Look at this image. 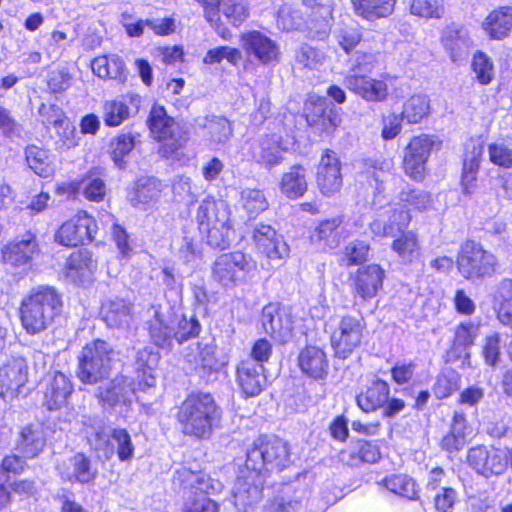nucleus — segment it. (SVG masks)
Listing matches in <instances>:
<instances>
[{
    "label": "nucleus",
    "mask_w": 512,
    "mask_h": 512,
    "mask_svg": "<svg viewBox=\"0 0 512 512\" xmlns=\"http://www.w3.org/2000/svg\"><path fill=\"white\" fill-rule=\"evenodd\" d=\"M456 263L459 273L472 282L494 276L499 268L498 258L473 240L461 244Z\"/></svg>",
    "instance_id": "nucleus-4"
},
{
    "label": "nucleus",
    "mask_w": 512,
    "mask_h": 512,
    "mask_svg": "<svg viewBox=\"0 0 512 512\" xmlns=\"http://www.w3.org/2000/svg\"><path fill=\"white\" fill-rule=\"evenodd\" d=\"M44 384L43 406L48 410H58L65 406L74 391L70 378L59 371L49 374Z\"/></svg>",
    "instance_id": "nucleus-25"
},
{
    "label": "nucleus",
    "mask_w": 512,
    "mask_h": 512,
    "mask_svg": "<svg viewBox=\"0 0 512 512\" xmlns=\"http://www.w3.org/2000/svg\"><path fill=\"white\" fill-rule=\"evenodd\" d=\"M461 376L453 369H445L437 376L434 384V394L438 399L449 397L452 393L459 389Z\"/></svg>",
    "instance_id": "nucleus-59"
},
{
    "label": "nucleus",
    "mask_w": 512,
    "mask_h": 512,
    "mask_svg": "<svg viewBox=\"0 0 512 512\" xmlns=\"http://www.w3.org/2000/svg\"><path fill=\"white\" fill-rule=\"evenodd\" d=\"M483 27L493 39L506 37L512 29V8L502 7L492 11L486 17Z\"/></svg>",
    "instance_id": "nucleus-46"
},
{
    "label": "nucleus",
    "mask_w": 512,
    "mask_h": 512,
    "mask_svg": "<svg viewBox=\"0 0 512 512\" xmlns=\"http://www.w3.org/2000/svg\"><path fill=\"white\" fill-rule=\"evenodd\" d=\"M151 133L159 141H163L159 148L161 156L174 158L188 140L187 133L169 117L162 106L154 105L148 117Z\"/></svg>",
    "instance_id": "nucleus-7"
},
{
    "label": "nucleus",
    "mask_w": 512,
    "mask_h": 512,
    "mask_svg": "<svg viewBox=\"0 0 512 512\" xmlns=\"http://www.w3.org/2000/svg\"><path fill=\"white\" fill-rule=\"evenodd\" d=\"M218 504L205 494H191L183 504V512H218Z\"/></svg>",
    "instance_id": "nucleus-64"
},
{
    "label": "nucleus",
    "mask_w": 512,
    "mask_h": 512,
    "mask_svg": "<svg viewBox=\"0 0 512 512\" xmlns=\"http://www.w3.org/2000/svg\"><path fill=\"white\" fill-rule=\"evenodd\" d=\"M100 315L108 327L127 329L133 321V303L116 296L109 297L102 302Z\"/></svg>",
    "instance_id": "nucleus-28"
},
{
    "label": "nucleus",
    "mask_w": 512,
    "mask_h": 512,
    "mask_svg": "<svg viewBox=\"0 0 512 512\" xmlns=\"http://www.w3.org/2000/svg\"><path fill=\"white\" fill-rule=\"evenodd\" d=\"M390 77L375 79L365 74H348L345 77L346 87L369 102H383L388 97Z\"/></svg>",
    "instance_id": "nucleus-16"
},
{
    "label": "nucleus",
    "mask_w": 512,
    "mask_h": 512,
    "mask_svg": "<svg viewBox=\"0 0 512 512\" xmlns=\"http://www.w3.org/2000/svg\"><path fill=\"white\" fill-rule=\"evenodd\" d=\"M441 42L453 62H462L469 56L472 42L463 27L456 24L447 26L442 33Z\"/></svg>",
    "instance_id": "nucleus-33"
},
{
    "label": "nucleus",
    "mask_w": 512,
    "mask_h": 512,
    "mask_svg": "<svg viewBox=\"0 0 512 512\" xmlns=\"http://www.w3.org/2000/svg\"><path fill=\"white\" fill-rule=\"evenodd\" d=\"M411 221L409 210L403 209L400 204L389 205L382 213L370 223L374 236L394 237L408 227Z\"/></svg>",
    "instance_id": "nucleus-15"
},
{
    "label": "nucleus",
    "mask_w": 512,
    "mask_h": 512,
    "mask_svg": "<svg viewBox=\"0 0 512 512\" xmlns=\"http://www.w3.org/2000/svg\"><path fill=\"white\" fill-rule=\"evenodd\" d=\"M400 205L405 208H410L417 211H423L428 209L431 205V195L420 189H404L401 191Z\"/></svg>",
    "instance_id": "nucleus-61"
},
{
    "label": "nucleus",
    "mask_w": 512,
    "mask_h": 512,
    "mask_svg": "<svg viewBox=\"0 0 512 512\" xmlns=\"http://www.w3.org/2000/svg\"><path fill=\"white\" fill-rule=\"evenodd\" d=\"M97 474V468L92 465L90 459L83 453L73 455L69 459L66 471L63 473L67 480L81 484L93 482Z\"/></svg>",
    "instance_id": "nucleus-41"
},
{
    "label": "nucleus",
    "mask_w": 512,
    "mask_h": 512,
    "mask_svg": "<svg viewBox=\"0 0 512 512\" xmlns=\"http://www.w3.org/2000/svg\"><path fill=\"white\" fill-rule=\"evenodd\" d=\"M28 379V367L23 358H12L0 367V397L15 398Z\"/></svg>",
    "instance_id": "nucleus-20"
},
{
    "label": "nucleus",
    "mask_w": 512,
    "mask_h": 512,
    "mask_svg": "<svg viewBox=\"0 0 512 512\" xmlns=\"http://www.w3.org/2000/svg\"><path fill=\"white\" fill-rule=\"evenodd\" d=\"M281 192L290 199H296L307 191V173L301 165H293L283 173L280 181Z\"/></svg>",
    "instance_id": "nucleus-42"
},
{
    "label": "nucleus",
    "mask_w": 512,
    "mask_h": 512,
    "mask_svg": "<svg viewBox=\"0 0 512 512\" xmlns=\"http://www.w3.org/2000/svg\"><path fill=\"white\" fill-rule=\"evenodd\" d=\"M96 232L97 225L94 219L81 211L62 224L55 234V240L61 245L75 247L92 241Z\"/></svg>",
    "instance_id": "nucleus-10"
},
{
    "label": "nucleus",
    "mask_w": 512,
    "mask_h": 512,
    "mask_svg": "<svg viewBox=\"0 0 512 512\" xmlns=\"http://www.w3.org/2000/svg\"><path fill=\"white\" fill-rule=\"evenodd\" d=\"M497 318L505 326L512 327V279H502L493 294Z\"/></svg>",
    "instance_id": "nucleus-40"
},
{
    "label": "nucleus",
    "mask_w": 512,
    "mask_h": 512,
    "mask_svg": "<svg viewBox=\"0 0 512 512\" xmlns=\"http://www.w3.org/2000/svg\"><path fill=\"white\" fill-rule=\"evenodd\" d=\"M220 16H223L226 23L235 27L240 26L249 16L247 0H222L219 8Z\"/></svg>",
    "instance_id": "nucleus-56"
},
{
    "label": "nucleus",
    "mask_w": 512,
    "mask_h": 512,
    "mask_svg": "<svg viewBox=\"0 0 512 512\" xmlns=\"http://www.w3.org/2000/svg\"><path fill=\"white\" fill-rule=\"evenodd\" d=\"M480 333V322L465 321L455 327L451 349L447 353L448 361L461 360V368L470 367L469 348L474 345Z\"/></svg>",
    "instance_id": "nucleus-17"
},
{
    "label": "nucleus",
    "mask_w": 512,
    "mask_h": 512,
    "mask_svg": "<svg viewBox=\"0 0 512 512\" xmlns=\"http://www.w3.org/2000/svg\"><path fill=\"white\" fill-rule=\"evenodd\" d=\"M304 500V491H287L269 500L264 505L263 512H301Z\"/></svg>",
    "instance_id": "nucleus-51"
},
{
    "label": "nucleus",
    "mask_w": 512,
    "mask_h": 512,
    "mask_svg": "<svg viewBox=\"0 0 512 512\" xmlns=\"http://www.w3.org/2000/svg\"><path fill=\"white\" fill-rule=\"evenodd\" d=\"M250 153L253 161L271 170L283 162L285 149L281 147L280 137L267 135L251 145Z\"/></svg>",
    "instance_id": "nucleus-30"
},
{
    "label": "nucleus",
    "mask_w": 512,
    "mask_h": 512,
    "mask_svg": "<svg viewBox=\"0 0 512 512\" xmlns=\"http://www.w3.org/2000/svg\"><path fill=\"white\" fill-rule=\"evenodd\" d=\"M161 182L154 178L139 179L131 196L133 205L147 204L159 198Z\"/></svg>",
    "instance_id": "nucleus-55"
},
{
    "label": "nucleus",
    "mask_w": 512,
    "mask_h": 512,
    "mask_svg": "<svg viewBox=\"0 0 512 512\" xmlns=\"http://www.w3.org/2000/svg\"><path fill=\"white\" fill-rule=\"evenodd\" d=\"M147 330L152 342L160 348H171L173 328L166 322L160 307L152 306L147 310Z\"/></svg>",
    "instance_id": "nucleus-37"
},
{
    "label": "nucleus",
    "mask_w": 512,
    "mask_h": 512,
    "mask_svg": "<svg viewBox=\"0 0 512 512\" xmlns=\"http://www.w3.org/2000/svg\"><path fill=\"white\" fill-rule=\"evenodd\" d=\"M306 120L311 126H321L325 131L336 126L333 105L326 98H311L305 104Z\"/></svg>",
    "instance_id": "nucleus-36"
},
{
    "label": "nucleus",
    "mask_w": 512,
    "mask_h": 512,
    "mask_svg": "<svg viewBox=\"0 0 512 512\" xmlns=\"http://www.w3.org/2000/svg\"><path fill=\"white\" fill-rule=\"evenodd\" d=\"M240 201L244 210L251 216L258 215L268 208V201L259 189L245 188L241 191Z\"/></svg>",
    "instance_id": "nucleus-60"
},
{
    "label": "nucleus",
    "mask_w": 512,
    "mask_h": 512,
    "mask_svg": "<svg viewBox=\"0 0 512 512\" xmlns=\"http://www.w3.org/2000/svg\"><path fill=\"white\" fill-rule=\"evenodd\" d=\"M215 213L216 218L213 220L212 225L207 229H199L202 233H206L207 243L214 248H226L231 241L232 226L230 224V211L227 204H219L216 206L213 203L205 204L201 209L200 218L205 219L208 213Z\"/></svg>",
    "instance_id": "nucleus-11"
},
{
    "label": "nucleus",
    "mask_w": 512,
    "mask_h": 512,
    "mask_svg": "<svg viewBox=\"0 0 512 512\" xmlns=\"http://www.w3.org/2000/svg\"><path fill=\"white\" fill-rule=\"evenodd\" d=\"M384 270L376 264L359 268L352 277L355 296L367 301L374 298L382 288Z\"/></svg>",
    "instance_id": "nucleus-29"
},
{
    "label": "nucleus",
    "mask_w": 512,
    "mask_h": 512,
    "mask_svg": "<svg viewBox=\"0 0 512 512\" xmlns=\"http://www.w3.org/2000/svg\"><path fill=\"white\" fill-rule=\"evenodd\" d=\"M199 126L206 131V136L211 144H224L232 135L230 122L225 117L208 116L199 123Z\"/></svg>",
    "instance_id": "nucleus-50"
},
{
    "label": "nucleus",
    "mask_w": 512,
    "mask_h": 512,
    "mask_svg": "<svg viewBox=\"0 0 512 512\" xmlns=\"http://www.w3.org/2000/svg\"><path fill=\"white\" fill-rule=\"evenodd\" d=\"M468 464L479 474L489 477L501 475L507 469L505 453L500 448L476 446L469 449L467 454Z\"/></svg>",
    "instance_id": "nucleus-12"
},
{
    "label": "nucleus",
    "mask_w": 512,
    "mask_h": 512,
    "mask_svg": "<svg viewBox=\"0 0 512 512\" xmlns=\"http://www.w3.org/2000/svg\"><path fill=\"white\" fill-rule=\"evenodd\" d=\"M252 239L257 250L270 260H283L289 255V246L270 225L256 224L253 228Z\"/></svg>",
    "instance_id": "nucleus-21"
},
{
    "label": "nucleus",
    "mask_w": 512,
    "mask_h": 512,
    "mask_svg": "<svg viewBox=\"0 0 512 512\" xmlns=\"http://www.w3.org/2000/svg\"><path fill=\"white\" fill-rule=\"evenodd\" d=\"M28 166L39 176L47 178L53 175L54 166L49 153L36 146L30 145L25 149Z\"/></svg>",
    "instance_id": "nucleus-52"
},
{
    "label": "nucleus",
    "mask_w": 512,
    "mask_h": 512,
    "mask_svg": "<svg viewBox=\"0 0 512 512\" xmlns=\"http://www.w3.org/2000/svg\"><path fill=\"white\" fill-rule=\"evenodd\" d=\"M46 445L44 430L39 426L28 425L22 428L17 440V450L24 458L37 457Z\"/></svg>",
    "instance_id": "nucleus-39"
},
{
    "label": "nucleus",
    "mask_w": 512,
    "mask_h": 512,
    "mask_svg": "<svg viewBox=\"0 0 512 512\" xmlns=\"http://www.w3.org/2000/svg\"><path fill=\"white\" fill-rule=\"evenodd\" d=\"M392 250L403 263H412L420 255V244L415 233L409 231L402 233L391 245Z\"/></svg>",
    "instance_id": "nucleus-53"
},
{
    "label": "nucleus",
    "mask_w": 512,
    "mask_h": 512,
    "mask_svg": "<svg viewBox=\"0 0 512 512\" xmlns=\"http://www.w3.org/2000/svg\"><path fill=\"white\" fill-rule=\"evenodd\" d=\"M53 115L44 119L47 124H52L66 148L75 147L78 144L75 126L65 117L62 111L54 105L50 107Z\"/></svg>",
    "instance_id": "nucleus-49"
},
{
    "label": "nucleus",
    "mask_w": 512,
    "mask_h": 512,
    "mask_svg": "<svg viewBox=\"0 0 512 512\" xmlns=\"http://www.w3.org/2000/svg\"><path fill=\"white\" fill-rule=\"evenodd\" d=\"M389 394V384L384 380L376 379L357 395L356 402L362 411L373 412L384 407Z\"/></svg>",
    "instance_id": "nucleus-38"
},
{
    "label": "nucleus",
    "mask_w": 512,
    "mask_h": 512,
    "mask_svg": "<svg viewBox=\"0 0 512 512\" xmlns=\"http://www.w3.org/2000/svg\"><path fill=\"white\" fill-rule=\"evenodd\" d=\"M66 269L70 277L83 279L92 275L97 269V261L92 252L80 249L71 253L67 259Z\"/></svg>",
    "instance_id": "nucleus-47"
},
{
    "label": "nucleus",
    "mask_w": 512,
    "mask_h": 512,
    "mask_svg": "<svg viewBox=\"0 0 512 512\" xmlns=\"http://www.w3.org/2000/svg\"><path fill=\"white\" fill-rule=\"evenodd\" d=\"M237 379L247 396H256L262 391L266 383L264 367L253 360H243L237 368Z\"/></svg>",
    "instance_id": "nucleus-34"
},
{
    "label": "nucleus",
    "mask_w": 512,
    "mask_h": 512,
    "mask_svg": "<svg viewBox=\"0 0 512 512\" xmlns=\"http://www.w3.org/2000/svg\"><path fill=\"white\" fill-rule=\"evenodd\" d=\"M351 234L344 216L325 219L319 223L311 235L314 242L322 243L329 248H336Z\"/></svg>",
    "instance_id": "nucleus-32"
},
{
    "label": "nucleus",
    "mask_w": 512,
    "mask_h": 512,
    "mask_svg": "<svg viewBox=\"0 0 512 512\" xmlns=\"http://www.w3.org/2000/svg\"><path fill=\"white\" fill-rule=\"evenodd\" d=\"M469 427L464 413L455 411L449 433L441 440L443 450L453 453L458 452L466 445L467 431Z\"/></svg>",
    "instance_id": "nucleus-43"
},
{
    "label": "nucleus",
    "mask_w": 512,
    "mask_h": 512,
    "mask_svg": "<svg viewBox=\"0 0 512 512\" xmlns=\"http://www.w3.org/2000/svg\"><path fill=\"white\" fill-rule=\"evenodd\" d=\"M261 323L265 332L280 343L291 337V317L278 303H269L262 309Z\"/></svg>",
    "instance_id": "nucleus-23"
},
{
    "label": "nucleus",
    "mask_w": 512,
    "mask_h": 512,
    "mask_svg": "<svg viewBox=\"0 0 512 512\" xmlns=\"http://www.w3.org/2000/svg\"><path fill=\"white\" fill-rule=\"evenodd\" d=\"M134 382L131 378L118 375L105 385L98 387L97 398L104 408L128 405L134 395Z\"/></svg>",
    "instance_id": "nucleus-22"
},
{
    "label": "nucleus",
    "mask_w": 512,
    "mask_h": 512,
    "mask_svg": "<svg viewBox=\"0 0 512 512\" xmlns=\"http://www.w3.org/2000/svg\"><path fill=\"white\" fill-rule=\"evenodd\" d=\"M289 461L287 444L278 437L261 436L247 450L246 467L253 472L281 470Z\"/></svg>",
    "instance_id": "nucleus-6"
},
{
    "label": "nucleus",
    "mask_w": 512,
    "mask_h": 512,
    "mask_svg": "<svg viewBox=\"0 0 512 512\" xmlns=\"http://www.w3.org/2000/svg\"><path fill=\"white\" fill-rule=\"evenodd\" d=\"M38 254L39 247L35 236L25 234L21 239L14 240L3 248L2 260L5 265L20 268L25 272L30 269Z\"/></svg>",
    "instance_id": "nucleus-14"
},
{
    "label": "nucleus",
    "mask_w": 512,
    "mask_h": 512,
    "mask_svg": "<svg viewBox=\"0 0 512 512\" xmlns=\"http://www.w3.org/2000/svg\"><path fill=\"white\" fill-rule=\"evenodd\" d=\"M255 268L252 258L241 251L223 253L212 265V279L222 287L232 288L245 281Z\"/></svg>",
    "instance_id": "nucleus-8"
},
{
    "label": "nucleus",
    "mask_w": 512,
    "mask_h": 512,
    "mask_svg": "<svg viewBox=\"0 0 512 512\" xmlns=\"http://www.w3.org/2000/svg\"><path fill=\"white\" fill-rule=\"evenodd\" d=\"M432 145L433 141L428 136L414 137L409 142L403 156V168L407 176L417 181L423 178Z\"/></svg>",
    "instance_id": "nucleus-19"
},
{
    "label": "nucleus",
    "mask_w": 512,
    "mask_h": 512,
    "mask_svg": "<svg viewBox=\"0 0 512 512\" xmlns=\"http://www.w3.org/2000/svg\"><path fill=\"white\" fill-rule=\"evenodd\" d=\"M262 489L260 472L239 478L233 488L234 505L240 511L249 512L261 500Z\"/></svg>",
    "instance_id": "nucleus-27"
},
{
    "label": "nucleus",
    "mask_w": 512,
    "mask_h": 512,
    "mask_svg": "<svg viewBox=\"0 0 512 512\" xmlns=\"http://www.w3.org/2000/svg\"><path fill=\"white\" fill-rule=\"evenodd\" d=\"M135 147V137L130 133H122L114 137L109 144V154L113 162L120 168L125 165V157Z\"/></svg>",
    "instance_id": "nucleus-57"
},
{
    "label": "nucleus",
    "mask_w": 512,
    "mask_h": 512,
    "mask_svg": "<svg viewBox=\"0 0 512 512\" xmlns=\"http://www.w3.org/2000/svg\"><path fill=\"white\" fill-rule=\"evenodd\" d=\"M316 182L324 196L329 197L340 191L343 183L341 163L334 151L326 150L322 154L317 169Z\"/></svg>",
    "instance_id": "nucleus-18"
},
{
    "label": "nucleus",
    "mask_w": 512,
    "mask_h": 512,
    "mask_svg": "<svg viewBox=\"0 0 512 512\" xmlns=\"http://www.w3.org/2000/svg\"><path fill=\"white\" fill-rule=\"evenodd\" d=\"M483 154V145L472 143L467 146V151L463 160V169L461 175L462 193L471 196L477 187V174L480 168Z\"/></svg>",
    "instance_id": "nucleus-35"
},
{
    "label": "nucleus",
    "mask_w": 512,
    "mask_h": 512,
    "mask_svg": "<svg viewBox=\"0 0 512 512\" xmlns=\"http://www.w3.org/2000/svg\"><path fill=\"white\" fill-rule=\"evenodd\" d=\"M215 354L216 347L213 344L197 342L185 348L183 357L191 369L208 381L211 375L218 372L221 367Z\"/></svg>",
    "instance_id": "nucleus-13"
},
{
    "label": "nucleus",
    "mask_w": 512,
    "mask_h": 512,
    "mask_svg": "<svg viewBox=\"0 0 512 512\" xmlns=\"http://www.w3.org/2000/svg\"><path fill=\"white\" fill-rule=\"evenodd\" d=\"M62 308L60 294L52 287L40 286L33 289L21 302L20 319L29 334L46 330Z\"/></svg>",
    "instance_id": "nucleus-2"
},
{
    "label": "nucleus",
    "mask_w": 512,
    "mask_h": 512,
    "mask_svg": "<svg viewBox=\"0 0 512 512\" xmlns=\"http://www.w3.org/2000/svg\"><path fill=\"white\" fill-rule=\"evenodd\" d=\"M114 356L112 347L103 340L87 344L78 357V379L84 384H97L109 375Z\"/></svg>",
    "instance_id": "nucleus-5"
},
{
    "label": "nucleus",
    "mask_w": 512,
    "mask_h": 512,
    "mask_svg": "<svg viewBox=\"0 0 512 512\" xmlns=\"http://www.w3.org/2000/svg\"><path fill=\"white\" fill-rule=\"evenodd\" d=\"M221 408L210 393H191L180 404L176 420L181 432L195 440L209 439L219 427Z\"/></svg>",
    "instance_id": "nucleus-1"
},
{
    "label": "nucleus",
    "mask_w": 512,
    "mask_h": 512,
    "mask_svg": "<svg viewBox=\"0 0 512 512\" xmlns=\"http://www.w3.org/2000/svg\"><path fill=\"white\" fill-rule=\"evenodd\" d=\"M356 15L368 21H375L391 15L396 0H351Z\"/></svg>",
    "instance_id": "nucleus-45"
},
{
    "label": "nucleus",
    "mask_w": 512,
    "mask_h": 512,
    "mask_svg": "<svg viewBox=\"0 0 512 512\" xmlns=\"http://www.w3.org/2000/svg\"><path fill=\"white\" fill-rule=\"evenodd\" d=\"M311 9L307 20H303L299 11L283 8L278 14V23L286 30H300L311 39L324 40L331 30L332 0H303Z\"/></svg>",
    "instance_id": "nucleus-3"
},
{
    "label": "nucleus",
    "mask_w": 512,
    "mask_h": 512,
    "mask_svg": "<svg viewBox=\"0 0 512 512\" xmlns=\"http://www.w3.org/2000/svg\"><path fill=\"white\" fill-rule=\"evenodd\" d=\"M392 162L390 160L378 159L367 163L366 175L375 182L374 204L380 202L378 198L385 191L384 184L388 181L396 180L391 174Z\"/></svg>",
    "instance_id": "nucleus-48"
},
{
    "label": "nucleus",
    "mask_w": 512,
    "mask_h": 512,
    "mask_svg": "<svg viewBox=\"0 0 512 512\" xmlns=\"http://www.w3.org/2000/svg\"><path fill=\"white\" fill-rule=\"evenodd\" d=\"M240 43L248 56H253L262 64H269L278 59V46L260 31L254 30L243 33L240 36Z\"/></svg>",
    "instance_id": "nucleus-24"
},
{
    "label": "nucleus",
    "mask_w": 512,
    "mask_h": 512,
    "mask_svg": "<svg viewBox=\"0 0 512 512\" xmlns=\"http://www.w3.org/2000/svg\"><path fill=\"white\" fill-rule=\"evenodd\" d=\"M141 98L136 94L122 95L119 98L108 100L103 105L102 118L106 126L117 127L139 109Z\"/></svg>",
    "instance_id": "nucleus-26"
},
{
    "label": "nucleus",
    "mask_w": 512,
    "mask_h": 512,
    "mask_svg": "<svg viewBox=\"0 0 512 512\" xmlns=\"http://www.w3.org/2000/svg\"><path fill=\"white\" fill-rule=\"evenodd\" d=\"M204 7L205 18L214 27L216 33L227 39L230 36L229 30L224 26V21L219 14L222 0H196Z\"/></svg>",
    "instance_id": "nucleus-62"
},
{
    "label": "nucleus",
    "mask_w": 512,
    "mask_h": 512,
    "mask_svg": "<svg viewBox=\"0 0 512 512\" xmlns=\"http://www.w3.org/2000/svg\"><path fill=\"white\" fill-rule=\"evenodd\" d=\"M227 60L233 66H236L242 60V52L234 47L219 46L209 49L203 58L205 64H219Z\"/></svg>",
    "instance_id": "nucleus-63"
},
{
    "label": "nucleus",
    "mask_w": 512,
    "mask_h": 512,
    "mask_svg": "<svg viewBox=\"0 0 512 512\" xmlns=\"http://www.w3.org/2000/svg\"><path fill=\"white\" fill-rule=\"evenodd\" d=\"M384 486L392 493L409 500L417 497V489L414 480L407 475H392L383 480Z\"/></svg>",
    "instance_id": "nucleus-58"
},
{
    "label": "nucleus",
    "mask_w": 512,
    "mask_h": 512,
    "mask_svg": "<svg viewBox=\"0 0 512 512\" xmlns=\"http://www.w3.org/2000/svg\"><path fill=\"white\" fill-rule=\"evenodd\" d=\"M363 330L362 318L351 315L343 316L331 335V345L335 356L340 359L348 358L360 345Z\"/></svg>",
    "instance_id": "nucleus-9"
},
{
    "label": "nucleus",
    "mask_w": 512,
    "mask_h": 512,
    "mask_svg": "<svg viewBox=\"0 0 512 512\" xmlns=\"http://www.w3.org/2000/svg\"><path fill=\"white\" fill-rule=\"evenodd\" d=\"M91 68L100 78L114 79L119 82H124L127 78L124 61L117 55L98 56L92 61Z\"/></svg>",
    "instance_id": "nucleus-44"
},
{
    "label": "nucleus",
    "mask_w": 512,
    "mask_h": 512,
    "mask_svg": "<svg viewBox=\"0 0 512 512\" xmlns=\"http://www.w3.org/2000/svg\"><path fill=\"white\" fill-rule=\"evenodd\" d=\"M298 366L307 377L314 380H324L328 375L329 360L322 348L307 345L299 352Z\"/></svg>",
    "instance_id": "nucleus-31"
},
{
    "label": "nucleus",
    "mask_w": 512,
    "mask_h": 512,
    "mask_svg": "<svg viewBox=\"0 0 512 512\" xmlns=\"http://www.w3.org/2000/svg\"><path fill=\"white\" fill-rule=\"evenodd\" d=\"M430 113V101L426 95L415 94L403 105L401 117L407 123L417 124Z\"/></svg>",
    "instance_id": "nucleus-54"
}]
</instances>
